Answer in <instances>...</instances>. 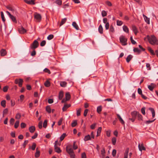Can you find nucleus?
Returning a JSON list of instances; mask_svg holds the SVG:
<instances>
[{
  "label": "nucleus",
  "mask_w": 158,
  "mask_h": 158,
  "mask_svg": "<svg viewBox=\"0 0 158 158\" xmlns=\"http://www.w3.org/2000/svg\"><path fill=\"white\" fill-rule=\"evenodd\" d=\"M66 151L71 158H75V154L73 149L70 146H68L66 147Z\"/></svg>",
  "instance_id": "obj_2"
},
{
  "label": "nucleus",
  "mask_w": 158,
  "mask_h": 158,
  "mask_svg": "<svg viewBox=\"0 0 158 158\" xmlns=\"http://www.w3.org/2000/svg\"><path fill=\"white\" fill-rule=\"evenodd\" d=\"M66 20L67 19L66 18L62 19L61 21L60 26L64 24L66 22Z\"/></svg>",
  "instance_id": "obj_38"
},
{
  "label": "nucleus",
  "mask_w": 158,
  "mask_h": 158,
  "mask_svg": "<svg viewBox=\"0 0 158 158\" xmlns=\"http://www.w3.org/2000/svg\"><path fill=\"white\" fill-rule=\"evenodd\" d=\"M149 110L151 111L152 114V116L154 118L155 115V111L154 109L152 108H149Z\"/></svg>",
  "instance_id": "obj_23"
},
{
  "label": "nucleus",
  "mask_w": 158,
  "mask_h": 158,
  "mask_svg": "<svg viewBox=\"0 0 158 158\" xmlns=\"http://www.w3.org/2000/svg\"><path fill=\"white\" fill-rule=\"evenodd\" d=\"M19 123V120L17 121L15 124L14 127L15 128H17L18 127Z\"/></svg>",
  "instance_id": "obj_42"
},
{
  "label": "nucleus",
  "mask_w": 158,
  "mask_h": 158,
  "mask_svg": "<svg viewBox=\"0 0 158 158\" xmlns=\"http://www.w3.org/2000/svg\"><path fill=\"white\" fill-rule=\"evenodd\" d=\"M54 37V35H53L51 34L49 35L47 37V39L49 40H50L52 39Z\"/></svg>",
  "instance_id": "obj_51"
},
{
  "label": "nucleus",
  "mask_w": 158,
  "mask_h": 158,
  "mask_svg": "<svg viewBox=\"0 0 158 158\" xmlns=\"http://www.w3.org/2000/svg\"><path fill=\"white\" fill-rule=\"evenodd\" d=\"M6 13L7 14L9 15V17L10 18V19L12 20L14 23H17V20L15 18L14 16L12 15L8 11H6Z\"/></svg>",
  "instance_id": "obj_7"
},
{
  "label": "nucleus",
  "mask_w": 158,
  "mask_h": 158,
  "mask_svg": "<svg viewBox=\"0 0 158 158\" xmlns=\"http://www.w3.org/2000/svg\"><path fill=\"white\" fill-rule=\"evenodd\" d=\"M40 156V151L38 150V148H36V152L35 153V157L36 158H38Z\"/></svg>",
  "instance_id": "obj_18"
},
{
  "label": "nucleus",
  "mask_w": 158,
  "mask_h": 158,
  "mask_svg": "<svg viewBox=\"0 0 158 158\" xmlns=\"http://www.w3.org/2000/svg\"><path fill=\"white\" fill-rule=\"evenodd\" d=\"M70 106V104H65L62 108V110L63 111H66L67 109Z\"/></svg>",
  "instance_id": "obj_15"
},
{
  "label": "nucleus",
  "mask_w": 158,
  "mask_h": 158,
  "mask_svg": "<svg viewBox=\"0 0 158 158\" xmlns=\"http://www.w3.org/2000/svg\"><path fill=\"white\" fill-rule=\"evenodd\" d=\"M138 113L135 111H134L131 113V115L133 118H135L137 116Z\"/></svg>",
  "instance_id": "obj_20"
},
{
  "label": "nucleus",
  "mask_w": 158,
  "mask_h": 158,
  "mask_svg": "<svg viewBox=\"0 0 158 158\" xmlns=\"http://www.w3.org/2000/svg\"><path fill=\"white\" fill-rule=\"evenodd\" d=\"M55 3L58 5L60 6L62 4V1L61 0H57L55 1Z\"/></svg>",
  "instance_id": "obj_50"
},
{
  "label": "nucleus",
  "mask_w": 158,
  "mask_h": 158,
  "mask_svg": "<svg viewBox=\"0 0 158 158\" xmlns=\"http://www.w3.org/2000/svg\"><path fill=\"white\" fill-rule=\"evenodd\" d=\"M15 122V119L13 118H11L10 121V123L11 125H13L14 124V123Z\"/></svg>",
  "instance_id": "obj_58"
},
{
  "label": "nucleus",
  "mask_w": 158,
  "mask_h": 158,
  "mask_svg": "<svg viewBox=\"0 0 158 158\" xmlns=\"http://www.w3.org/2000/svg\"><path fill=\"white\" fill-rule=\"evenodd\" d=\"M66 136V134L65 133H63L60 136V140L61 141H62L65 138V137Z\"/></svg>",
  "instance_id": "obj_44"
},
{
  "label": "nucleus",
  "mask_w": 158,
  "mask_h": 158,
  "mask_svg": "<svg viewBox=\"0 0 158 158\" xmlns=\"http://www.w3.org/2000/svg\"><path fill=\"white\" fill-rule=\"evenodd\" d=\"M47 120H45L44 122L43 127L44 128H46L47 126Z\"/></svg>",
  "instance_id": "obj_48"
},
{
  "label": "nucleus",
  "mask_w": 158,
  "mask_h": 158,
  "mask_svg": "<svg viewBox=\"0 0 158 158\" xmlns=\"http://www.w3.org/2000/svg\"><path fill=\"white\" fill-rule=\"evenodd\" d=\"M123 29L124 31L125 32L128 33L129 32V29L128 27L125 25H124L123 27Z\"/></svg>",
  "instance_id": "obj_24"
},
{
  "label": "nucleus",
  "mask_w": 158,
  "mask_h": 158,
  "mask_svg": "<svg viewBox=\"0 0 158 158\" xmlns=\"http://www.w3.org/2000/svg\"><path fill=\"white\" fill-rule=\"evenodd\" d=\"M107 13L105 10H103L102 12V15L103 17L106 16L107 15Z\"/></svg>",
  "instance_id": "obj_43"
},
{
  "label": "nucleus",
  "mask_w": 158,
  "mask_h": 158,
  "mask_svg": "<svg viewBox=\"0 0 158 158\" xmlns=\"http://www.w3.org/2000/svg\"><path fill=\"white\" fill-rule=\"evenodd\" d=\"M105 149L104 148H102V150H101V154L103 156H104L105 155Z\"/></svg>",
  "instance_id": "obj_47"
},
{
  "label": "nucleus",
  "mask_w": 158,
  "mask_h": 158,
  "mask_svg": "<svg viewBox=\"0 0 158 158\" xmlns=\"http://www.w3.org/2000/svg\"><path fill=\"white\" fill-rule=\"evenodd\" d=\"M116 142V139L115 137H113L112 139V142L113 145H115Z\"/></svg>",
  "instance_id": "obj_45"
},
{
  "label": "nucleus",
  "mask_w": 158,
  "mask_h": 158,
  "mask_svg": "<svg viewBox=\"0 0 158 158\" xmlns=\"http://www.w3.org/2000/svg\"><path fill=\"white\" fill-rule=\"evenodd\" d=\"M77 146L76 145V142L74 141L73 143V148L74 150H76L77 148Z\"/></svg>",
  "instance_id": "obj_53"
},
{
  "label": "nucleus",
  "mask_w": 158,
  "mask_h": 158,
  "mask_svg": "<svg viewBox=\"0 0 158 158\" xmlns=\"http://www.w3.org/2000/svg\"><path fill=\"white\" fill-rule=\"evenodd\" d=\"M0 53L1 56H3L6 55L7 52L5 49H2L0 51Z\"/></svg>",
  "instance_id": "obj_10"
},
{
  "label": "nucleus",
  "mask_w": 158,
  "mask_h": 158,
  "mask_svg": "<svg viewBox=\"0 0 158 158\" xmlns=\"http://www.w3.org/2000/svg\"><path fill=\"white\" fill-rule=\"evenodd\" d=\"M18 31L19 33L23 34L26 33L27 30L23 27H21L18 29Z\"/></svg>",
  "instance_id": "obj_9"
},
{
  "label": "nucleus",
  "mask_w": 158,
  "mask_h": 158,
  "mask_svg": "<svg viewBox=\"0 0 158 158\" xmlns=\"http://www.w3.org/2000/svg\"><path fill=\"white\" fill-rule=\"evenodd\" d=\"M46 111L49 113H50L51 112V108H50V106H47L46 107Z\"/></svg>",
  "instance_id": "obj_35"
},
{
  "label": "nucleus",
  "mask_w": 158,
  "mask_h": 158,
  "mask_svg": "<svg viewBox=\"0 0 158 158\" xmlns=\"http://www.w3.org/2000/svg\"><path fill=\"white\" fill-rule=\"evenodd\" d=\"M36 144L35 143H33L31 146V149L33 150H34L36 147Z\"/></svg>",
  "instance_id": "obj_55"
},
{
  "label": "nucleus",
  "mask_w": 158,
  "mask_h": 158,
  "mask_svg": "<svg viewBox=\"0 0 158 158\" xmlns=\"http://www.w3.org/2000/svg\"><path fill=\"white\" fill-rule=\"evenodd\" d=\"M129 152V149L127 148L126 149L125 152L124 154V158H127L128 153Z\"/></svg>",
  "instance_id": "obj_29"
},
{
  "label": "nucleus",
  "mask_w": 158,
  "mask_h": 158,
  "mask_svg": "<svg viewBox=\"0 0 158 158\" xmlns=\"http://www.w3.org/2000/svg\"><path fill=\"white\" fill-rule=\"evenodd\" d=\"M1 18H2V21L4 22L6 21V19H5L3 12L2 11L1 12Z\"/></svg>",
  "instance_id": "obj_40"
},
{
  "label": "nucleus",
  "mask_w": 158,
  "mask_h": 158,
  "mask_svg": "<svg viewBox=\"0 0 158 158\" xmlns=\"http://www.w3.org/2000/svg\"><path fill=\"white\" fill-rule=\"evenodd\" d=\"M64 95L63 92L62 91L60 92L59 95V98L60 100L62 99Z\"/></svg>",
  "instance_id": "obj_28"
},
{
  "label": "nucleus",
  "mask_w": 158,
  "mask_h": 158,
  "mask_svg": "<svg viewBox=\"0 0 158 158\" xmlns=\"http://www.w3.org/2000/svg\"><path fill=\"white\" fill-rule=\"evenodd\" d=\"M70 95L69 93H67L65 94V98L66 101L69 100L70 98Z\"/></svg>",
  "instance_id": "obj_27"
},
{
  "label": "nucleus",
  "mask_w": 158,
  "mask_h": 158,
  "mask_svg": "<svg viewBox=\"0 0 158 158\" xmlns=\"http://www.w3.org/2000/svg\"><path fill=\"white\" fill-rule=\"evenodd\" d=\"M23 81L22 79H16L15 81V83L16 84H18L19 87H22Z\"/></svg>",
  "instance_id": "obj_5"
},
{
  "label": "nucleus",
  "mask_w": 158,
  "mask_h": 158,
  "mask_svg": "<svg viewBox=\"0 0 158 158\" xmlns=\"http://www.w3.org/2000/svg\"><path fill=\"white\" fill-rule=\"evenodd\" d=\"M148 50L150 52L152 55H154L155 54V53L153 51V50L150 47H148Z\"/></svg>",
  "instance_id": "obj_30"
},
{
  "label": "nucleus",
  "mask_w": 158,
  "mask_h": 158,
  "mask_svg": "<svg viewBox=\"0 0 158 158\" xmlns=\"http://www.w3.org/2000/svg\"><path fill=\"white\" fill-rule=\"evenodd\" d=\"M132 30L135 35H136L137 33L138 32V31L135 26L134 25H133L132 26Z\"/></svg>",
  "instance_id": "obj_16"
},
{
  "label": "nucleus",
  "mask_w": 158,
  "mask_h": 158,
  "mask_svg": "<svg viewBox=\"0 0 158 158\" xmlns=\"http://www.w3.org/2000/svg\"><path fill=\"white\" fill-rule=\"evenodd\" d=\"M35 0H24V1L26 3L30 5H34L35 4V3L34 2Z\"/></svg>",
  "instance_id": "obj_11"
},
{
  "label": "nucleus",
  "mask_w": 158,
  "mask_h": 158,
  "mask_svg": "<svg viewBox=\"0 0 158 158\" xmlns=\"http://www.w3.org/2000/svg\"><path fill=\"white\" fill-rule=\"evenodd\" d=\"M21 117V114L19 113H17L15 116V118L17 119H19Z\"/></svg>",
  "instance_id": "obj_41"
},
{
  "label": "nucleus",
  "mask_w": 158,
  "mask_h": 158,
  "mask_svg": "<svg viewBox=\"0 0 158 158\" xmlns=\"http://www.w3.org/2000/svg\"><path fill=\"white\" fill-rule=\"evenodd\" d=\"M138 119L139 120H143V117L142 115L138 113L137 116Z\"/></svg>",
  "instance_id": "obj_46"
},
{
  "label": "nucleus",
  "mask_w": 158,
  "mask_h": 158,
  "mask_svg": "<svg viewBox=\"0 0 158 158\" xmlns=\"http://www.w3.org/2000/svg\"><path fill=\"white\" fill-rule=\"evenodd\" d=\"M133 51L135 52H136L137 54H139L142 52L141 50L139 49L138 48H135L133 49Z\"/></svg>",
  "instance_id": "obj_17"
},
{
  "label": "nucleus",
  "mask_w": 158,
  "mask_h": 158,
  "mask_svg": "<svg viewBox=\"0 0 158 158\" xmlns=\"http://www.w3.org/2000/svg\"><path fill=\"white\" fill-rule=\"evenodd\" d=\"M28 140H27L24 141L23 144V146L24 148L25 147L26 145L28 143Z\"/></svg>",
  "instance_id": "obj_61"
},
{
  "label": "nucleus",
  "mask_w": 158,
  "mask_h": 158,
  "mask_svg": "<svg viewBox=\"0 0 158 158\" xmlns=\"http://www.w3.org/2000/svg\"><path fill=\"white\" fill-rule=\"evenodd\" d=\"M81 108L79 109L77 111V116H79L81 115Z\"/></svg>",
  "instance_id": "obj_49"
},
{
  "label": "nucleus",
  "mask_w": 158,
  "mask_h": 158,
  "mask_svg": "<svg viewBox=\"0 0 158 158\" xmlns=\"http://www.w3.org/2000/svg\"><path fill=\"white\" fill-rule=\"evenodd\" d=\"M1 104L2 106L5 108L6 106V101L5 100H2L1 101Z\"/></svg>",
  "instance_id": "obj_34"
},
{
  "label": "nucleus",
  "mask_w": 158,
  "mask_h": 158,
  "mask_svg": "<svg viewBox=\"0 0 158 158\" xmlns=\"http://www.w3.org/2000/svg\"><path fill=\"white\" fill-rule=\"evenodd\" d=\"M145 107H143L141 109V112L142 114L143 115H145Z\"/></svg>",
  "instance_id": "obj_57"
},
{
  "label": "nucleus",
  "mask_w": 158,
  "mask_h": 158,
  "mask_svg": "<svg viewBox=\"0 0 158 158\" xmlns=\"http://www.w3.org/2000/svg\"><path fill=\"white\" fill-rule=\"evenodd\" d=\"M102 110V107L101 106H99L97 108V112L100 114V113L101 112Z\"/></svg>",
  "instance_id": "obj_36"
},
{
  "label": "nucleus",
  "mask_w": 158,
  "mask_h": 158,
  "mask_svg": "<svg viewBox=\"0 0 158 158\" xmlns=\"http://www.w3.org/2000/svg\"><path fill=\"white\" fill-rule=\"evenodd\" d=\"M138 148L139 150L140 151H142V150H145L146 149V148L143 144L141 145H140V144H139L138 145Z\"/></svg>",
  "instance_id": "obj_13"
},
{
  "label": "nucleus",
  "mask_w": 158,
  "mask_h": 158,
  "mask_svg": "<svg viewBox=\"0 0 158 158\" xmlns=\"http://www.w3.org/2000/svg\"><path fill=\"white\" fill-rule=\"evenodd\" d=\"M147 37L150 44L152 45L158 44V41L154 35H151V36L148 35Z\"/></svg>",
  "instance_id": "obj_1"
},
{
  "label": "nucleus",
  "mask_w": 158,
  "mask_h": 158,
  "mask_svg": "<svg viewBox=\"0 0 158 158\" xmlns=\"http://www.w3.org/2000/svg\"><path fill=\"white\" fill-rule=\"evenodd\" d=\"M56 143H58V141L56 140L55 142V145H54V148H55V151L58 153H60L61 152V151L60 149V148L56 146Z\"/></svg>",
  "instance_id": "obj_8"
},
{
  "label": "nucleus",
  "mask_w": 158,
  "mask_h": 158,
  "mask_svg": "<svg viewBox=\"0 0 158 158\" xmlns=\"http://www.w3.org/2000/svg\"><path fill=\"white\" fill-rule=\"evenodd\" d=\"M29 130L30 132L33 133L35 130V127L34 126H32L29 127Z\"/></svg>",
  "instance_id": "obj_21"
},
{
  "label": "nucleus",
  "mask_w": 158,
  "mask_h": 158,
  "mask_svg": "<svg viewBox=\"0 0 158 158\" xmlns=\"http://www.w3.org/2000/svg\"><path fill=\"white\" fill-rule=\"evenodd\" d=\"M98 31L100 34H102L103 32V29L102 25H100L98 27Z\"/></svg>",
  "instance_id": "obj_25"
},
{
  "label": "nucleus",
  "mask_w": 158,
  "mask_h": 158,
  "mask_svg": "<svg viewBox=\"0 0 158 158\" xmlns=\"http://www.w3.org/2000/svg\"><path fill=\"white\" fill-rule=\"evenodd\" d=\"M72 25L76 30H79V28L78 26L75 22H73Z\"/></svg>",
  "instance_id": "obj_26"
},
{
  "label": "nucleus",
  "mask_w": 158,
  "mask_h": 158,
  "mask_svg": "<svg viewBox=\"0 0 158 158\" xmlns=\"http://www.w3.org/2000/svg\"><path fill=\"white\" fill-rule=\"evenodd\" d=\"M109 31L112 33H114V29L112 25L110 26Z\"/></svg>",
  "instance_id": "obj_37"
},
{
  "label": "nucleus",
  "mask_w": 158,
  "mask_h": 158,
  "mask_svg": "<svg viewBox=\"0 0 158 158\" xmlns=\"http://www.w3.org/2000/svg\"><path fill=\"white\" fill-rule=\"evenodd\" d=\"M34 18L37 22H40L41 19V15L35 12L34 14Z\"/></svg>",
  "instance_id": "obj_6"
},
{
  "label": "nucleus",
  "mask_w": 158,
  "mask_h": 158,
  "mask_svg": "<svg viewBox=\"0 0 158 158\" xmlns=\"http://www.w3.org/2000/svg\"><path fill=\"white\" fill-rule=\"evenodd\" d=\"M116 153V151L115 149H113L112 152V155L113 156H115Z\"/></svg>",
  "instance_id": "obj_63"
},
{
  "label": "nucleus",
  "mask_w": 158,
  "mask_h": 158,
  "mask_svg": "<svg viewBox=\"0 0 158 158\" xmlns=\"http://www.w3.org/2000/svg\"><path fill=\"white\" fill-rule=\"evenodd\" d=\"M143 16L144 18L145 21L148 24H150V19L149 18H148L146 16L144 15H143Z\"/></svg>",
  "instance_id": "obj_19"
},
{
  "label": "nucleus",
  "mask_w": 158,
  "mask_h": 158,
  "mask_svg": "<svg viewBox=\"0 0 158 158\" xmlns=\"http://www.w3.org/2000/svg\"><path fill=\"white\" fill-rule=\"evenodd\" d=\"M44 71L45 73H48L49 74L51 73L50 70L47 68H45L44 70Z\"/></svg>",
  "instance_id": "obj_54"
},
{
  "label": "nucleus",
  "mask_w": 158,
  "mask_h": 158,
  "mask_svg": "<svg viewBox=\"0 0 158 158\" xmlns=\"http://www.w3.org/2000/svg\"><path fill=\"white\" fill-rule=\"evenodd\" d=\"M77 124V121L75 120L71 124V126L72 127H73L76 126V125Z\"/></svg>",
  "instance_id": "obj_52"
},
{
  "label": "nucleus",
  "mask_w": 158,
  "mask_h": 158,
  "mask_svg": "<svg viewBox=\"0 0 158 158\" xmlns=\"http://www.w3.org/2000/svg\"><path fill=\"white\" fill-rule=\"evenodd\" d=\"M155 87V85L153 83H151L150 85H148V88L150 91H152Z\"/></svg>",
  "instance_id": "obj_14"
},
{
  "label": "nucleus",
  "mask_w": 158,
  "mask_h": 158,
  "mask_svg": "<svg viewBox=\"0 0 158 158\" xmlns=\"http://www.w3.org/2000/svg\"><path fill=\"white\" fill-rule=\"evenodd\" d=\"M46 43V42L45 40H44L42 41L40 43V46L42 47L44 46L45 45Z\"/></svg>",
  "instance_id": "obj_56"
},
{
  "label": "nucleus",
  "mask_w": 158,
  "mask_h": 158,
  "mask_svg": "<svg viewBox=\"0 0 158 158\" xmlns=\"http://www.w3.org/2000/svg\"><path fill=\"white\" fill-rule=\"evenodd\" d=\"M132 56L131 55H128L126 58V61L127 63L130 62V60L132 59Z\"/></svg>",
  "instance_id": "obj_32"
},
{
  "label": "nucleus",
  "mask_w": 158,
  "mask_h": 158,
  "mask_svg": "<svg viewBox=\"0 0 158 158\" xmlns=\"http://www.w3.org/2000/svg\"><path fill=\"white\" fill-rule=\"evenodd\" d=\"M96 125V123H94L92 124L90 126V128L92 129H94Z\"/></svg>",
  "instance_id": "obj_64"
},
{
  "label": "nucleus",
  "mask_w": 158,
  "mask_h": 158,
  "mask_svg": "<svg viewBox=\"0 0 158 158\" xmlns=\"http://www.w3.org/2000/svg\"><path fill=\"white\" fill-rule=\"evenodd\" d=\"M44 85L46 87H48L51 85L50 82L48 81H46L44 83Z\"/></svg>",
  "instance_id": "obj_31"
},
{
  "label": "nucleus",
  "mask_w": 158,
  "mask_h": 158,
  "mask_svg": "<svg viewBox=\"0 0 158 158\" xmlns=\"http://www.w3.org/2000/svg\"><path fill=\"white\" fill-rule=\"evenodd\" d=\"M109 26H110L109 22H108V23H106L105 25L106 29V30H108L109 28Z\"/></svg>",
  "instance_id": "obj_60"
},
{
  "label": "nucleus",
  "mask_w": 158,
  "mask_h": 158,
  "mask_svg": "<svg viewBox=\"0 0 158 158\" xmlns=\"http://www.w3.org/2000/svg\"><path fill=\"white\" fill-rule=\"evenodd\" d=\"M8 87L7 86H5L3 88V91L4 92H6L8 90Z\"/></svg>",
  "instance_id": "obj_62"
},
{
  "label": "nucleus",
  "mask_w": 158,
  "mask_h": 158,
  "mask_svg": "<svg viewBox=\"0 0 158 158\" xmlns=\"http://www.w3.org/2000/svg\"><path fill=\"white\" fill-rule=\"evenodd\" d=\"M116 115L121 123L123 125H124L125 122L121 116L118 114H117Z\"/></svg>",
  "instance_id": "obj_12"
},
{
  "label": "nucleus",
  "mask_w": 158,
  "mask_h": 158,
  "mask_svg": "<svg viewBox=\"0 0 158 158\" xmlns=\"http://www.w3.org/2000/svg\"><path fill=\"white\" fill-rule=\"evenodd\" d=\"M38 46V42L36 40H35L34 41L33 43L31 44L30 47L31 49L34 50L37 48Z\"/></svg>",
  "instance_id": "obj_4"
},
{
  "label": "nucleus",
  "mask_w": 158,
  "mask_h": 158,
  "mask_svg": "<svg viewBox=\"0 0 158 158\" xmlns=\"http://www.w3.org/2000/svg\"><path fill=\"white\" fill-rule=\"evenodd\" d=\"M119 40L120 42L123 45L125 46L127 44V39L125 36L123 35L120 36L119 37Z\"/></svg>",
  "instance_id": "obj_3"
},
{
  "label": "nucleus",
  "mask_w": 158,
  "mask_h": 158,
  "mask_svg": "<svg viewBox=\"0 0 158 158\" xmlns=\"http://www.w3.org/2000/svg\"><path fill=\"white\" fill-rule=\"evenodd\" d=\"M21 127L22 128H24L26 126V124L24 123H21Z\"/></svg>",
  "instance_id": "obj_59"
},
{
  "label": "nucleus",
  "mask_w": 158,
  "mask_h": 158,
  "mask_svg": "<svg viewBox=\"0 0 158 158\" xmlns=\"http://www.w3.org/2000/svg\"><path fill=\"white\" fill-rule=\"evenodd\" d=\"M117 25L118 26H120L123 24V22L122 21L117 20L116 21Z\"/></svg>",
  "instance_id": "obj_39"
},
{
  "label": "nucleus",
  "mask_w": 158,
  "mask_h": 158,
  "mask_svg": "<svg viewBox=\"0 0 158 158\" xmlns=\"http://www.w3.org/2000/svg\"><path fill=\"white\" fill-rule=\"evenodd\" d=\"M91 138L89 135H88L85 137L84 140L85 141H86L90 140Z\"/></svg>",
  "instance_id": "obj_33"
},
{
  "label": "nucleus",
  "mask_w": 158,
  "mask_h": 158,
  "mask_svg": "<svg viewBox=\"0 0 158 158\" xmlns=\"http://www.w3.org/2000/svg\"><path fill=\"white\" fill-rule=\"evenodd\" d=\"M60 85L61 86L64 87L67 86V83L65 81H61L60 82Z\"/></svg>",
  "instance_id": "obj_22"
}]
</instances>
